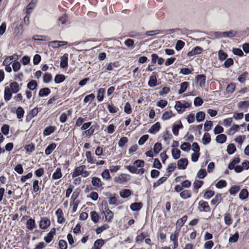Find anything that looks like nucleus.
Listing matches in <instances>:
<instances>
[{"instance_id": "a18cd8bd", "label": "nucleus", "mask_w": 249, "mask_h": 249, "mask_svg": "<svg viewBox=\"0 0 249 249\" xmlns=\"http://www.w3.org/2000/svg\"><path fill=\"white\" fill-rule=\"evenodd\" d=\"M185 45V42L182 40H178L177 41L175 45V49L177 51L181 50Z\"/></svg>"}, {"instance_id": "4d7b16f0", "label": "nucleus", "mask_w": 249, "mask_h": 249, "mask_svg": "<svg viewBox=\"0 0 249 249\" xmlns=\"http://www.w3.org/2000/svg\"><path fill=\"white\" fill-rule=\"evenodd\" d=\"M188 86V83L187 82H184L180 85V88L178 90V94H181L183 93L187 89Z\"/></svg>"}, {"instance_id": "f257e3e1", "label": "nucleus", "mask_w": 249, "mask_h": 249, "mask_svg": "<svg viewBox=\"0 0 249 249\" xmlns=\"http://www.w3.org/2000/svg\"><path fill=\"white\" fill-rule=\"evenodd\" d=\"M90 171L87 170L86 166L82 165L74 169L73 172L71 173V176L72 178L79 176L83 178H86L90 175Z\"/></svg>"}, {"instance_id": "8fccbe9b", "label": "nucleus", "mask_w": 249, "mask_h": 249, "mask_svg": "<svg viewBox=\"0 0 249 249\" xmlns=\"http://www.w3.org/2000/svg\"><path fill=\"white\" fill-rule=\"evenodd\" d=\"M240 187L239 186L233 185L231 187L229 190V193L231 195H235L240 190Z\"/></svg>"}, {"instance_id": "ddd939ff", "label": "nucleus", "mask_w": 249, "mask_h": 249, "mask_svg": "<svg viewBox=\"0 0 249 249\" xmlns=\"http://www.w3.org/2000/svg\"><path fill=\"white\" fill-rule=\"evenodd\" d=\"M91 183L93 186L97 188H100L102 186L101 180L99 178L93 177L91 178Z\"/></svg>"}, {"instance_id": "5701e85b", "label": "nucleus", "mask_w": 249, "mask_h": 249, "mask_svg": "<svg viewBox=\"0 0 249 249\" xmlns=\"http://www.w3.org/2000/svg\"><path fill=\"white\" fill-rule=\"evenodd\" d=\"M56 147V144L55 143H52L49 144L46 148L45 153L46 155L51 154L52 152L55 149Z\"/></svg>"}, {"instance_id": "79ce46f5", "label": "nucleus", "mask_w": 249, "mask_h": 249, "mask_svg": "<svg viewBox=\"0 0 249 249\" xmlns=\"http://www.w3.org/2000/svg\"><path fill=\"white\" fill-rule=\"evenodd\" d=\"M214 195V192L212 190H207L203 195V197L206 199H209Z\"/></svg>"}, {"instance_id": "69168bd1", "label": "nucleus", "mask_w": 249, "mask_h": 249, "mask_svg": "<svg viewBox=\"0 0 249 249\" xmlns=\"http://www.w3.org/2000/svg\"><path fill=\"white\" fill-rule=\"evenodd\" d=\"M124 44L127 47H133L134 45V40L132 39L128 38L125 40Z\"/></svg>"}, {"instance_id": "f704fd0d", "label": "nucleus", "mask_w": 249, "mask_h": 249, "mask_svg": "<svg viewBox=\"0 0 249 249\" xmlns=\"http://www.w3.org/2000/svg\"><path fill=\"white\" fill-rule=\"evenodd\" d=\"M62 176L61 169L57 168L55 172L52 175V178L54 180L60 178Z\"/></svg>"}, {"instance_id": "13d9d810", "label": "nucleus", "mask_w": 249, "mask_h": 249, "mask_svg": "<svg viewBox=\"0 0 249 249\" xmlns=\"http://www.w3.org/2000/svg\"><path fill=\"white\" fill-rule=\"evenodd\" d=\"M232 53L234 55L239 56L240 57L244 55V53H243V51L240 48H232Z\"/></svg>"}, {"instance_id": "49530a36", "label": "nucleus", "mask_w": 249, "mask_h": 249, "mask_svg": "<svg viewBox=\"0 0 249 249\" xmlns=\"http://www.w3.org/2000/svg\"><path fill=\"white\" fill-rule=\"evenodd\" d=\"M90 216L92 221L96 223L99 221V215L95 211H92L90 213Z\"/></svg>"}, {"instance_id": "4c0bfd02", "label": "nucleus", "mask_w": 249, "mask_h": 249, "mask_svg": "<svg viewBox=\"0 0 249 249\" xmlns=\"http://www.w3.org/2000/svg\"><path fill=\"white\" fill-rule=\"evenodd\" d=\"M65 79V75L63 74H57L54 77V81L56 84H60Z\"/></svg>"}, {"instance_id": "2eb2a0df", "label": "nucleus", "mask_w": 249, "mask_h": 249, "mask_svg": "<svg viewBox=\"0 0 249 249\" xmlns=\"http://www.w3.org/2000/svg\"><path fill=\"white\" fill-rule=\"evenodd\" d=\"M104 213H105L106 220L108 222L111 221L114 216L113 212L107 208H106V211Z\"/></svg>"}, {"instance_id": "a878e982", "label": "nucleus", "mask_w": 249, "mask_h": 249, "mask_svg": "<svg viewBox=\"0 0 249 249\" xmlns=\"http://www.w3.org/2000/svg\"><path fill=\"white\" fill-rule=\"evenodd\" d=\"M187 219V215H184L181 218L178 219L177 222L176 229H177V228H178V229L180 230V229L183 226L184 224L186 221Z\"/></svg>"}, {"instance_id": "7ed1b4c3", "label": "nucleus", "mask_w": 249, "mask_h": 249, "mask_svg": "<svg viewBox=\"0 0 249 249\" xmlns=\"http://www.w3.org/2000/svg\"><path fill=\"white\" fill-rule=\"evenodd\" d=\"M198 210L200 212L209 213L211 208L207 202L201 200L198 203Z\"/></svg>"}, {"instance_id": "b1692460", "label": "nucleus", "mask_w": 249, "mask_h": 249, "mask_svg": "<svg viewBox=\"0 0 249 249\" xmlns=\"http://www.w3.org/2000/svg\"><path fill=\"white\" fill-rule=\"evenodd\" d=\"M55 130V127L53 126H48L45 128L43 134L44 136H49L54 132Z\"/></svg>"}, {"instance_id": "0eeeda50", "label": "nucleus", "mask_w": 249, "mask_h": 249, "mask_svg": "<svg viewBox=\"0 0 249 249\" xmlns=\"http://www.w3.org/2000/svg\"><path fill=\"white\" fill-rule=\"evenodd\" d=\"M128 179L129 176L124 174H122L119 177L114 178V181L119 183L127 181Z\"/></svg>"}, {"instance_id": "c9c22d12", "label": "nucleus", "mask_w": 249, "mask_h": 249, "mask_svg": "<svg viewBox=\"0 0 249 249\" xmlns=\"http://www.w3.org/2000/svg\"><path fill=\"white\" fill-rule=\"evenodd\" d=\"M249 196V192L246 189H242L239 194V197L241 200L246 199Z\"/></svg>"}, {"instance_id": "20e7f679", "label": "nucleus", "mask_w": 249, "mask_h": 249, "mask_svg": "<svg viewBox=\"0 0 249 249\" xmlns=\"http://www.w3.org/2000/svg\"><path fill=\"white\" fill-rule=\"evenodd\" d=\"M20 56L17 53L11 55L6 56L2 62H19L18 59Z\"/></svg>"}, {"instance_id": "f8f14e48", "label": "nucleus", "mask_w": 249, "mask_h": 249, "mask_svg": "<svg viewBox=\"0 0 249 249\" xmlns=\"http://www.w3.org/2000/svg\"><path fill=\"white\" fill-rule=\"evenodd\" d=\"M160 125L159 122H157L151 127L149 130V132L152 134H155L160 129Z\"/></svg>"}, {"instance_id": "2f4dec72", "label": "nucleus", "mask_w": 249, "mask_h": 249, "mask_svg": "<svg viewBox=\"0 0 249 249\" xmlns=\"http://www.w3.org/2000/svg\"><path fill=\"white\" fill-rule=\"evenodd\" d=\"M228 56V54L222 50H220L218 52V59L221 61L226 60Z\"/></svg>"}, {"instance_id": "3c124183", "label": "nucleus", "mask_w": 249, "mask_h": 249, "mask_svg": "<svg viewBox=\"0 0 249 249\" xmlns=\"http://www.w3.org/2000/svg\"><path fill=\"white\" fill-rule=\"evenodd\" d=\"M167 180V177H163L159 178L156 182L154 183L153 184V187L156 188L161 184H162L163 182H164Z\"/></svg>"}, {"instance_id": "a19ab883", "label": "nucleus", "mask_w": 249, "mask_h": 249, "mask_svg": "<svg viewBox=\"0 0 249 249\" xmlns=\"http://www.w3.org/2000/svg\"><path fill=\"white\" fill-rule=\"evenodd\" d=\"M238 107L243 109H246L249 107V101H244L239 102L238 104Z\"/></svg>"}, {"instance_id": "f3484780", "label": "nucleus", "mask_w": 249, "mask_h": 249, "mask_svg": "<svg viewBox=\"0 0 249 249\" xmlns=\"http://www.w3.org/2000/svg\"><path fill=\"white\" fill-rule=\"evenodd\" d=\"M221 195L220 194H217L211 200V203L213 205H217L222 201Z\"/></svg>"}, {"instance_id": "72a5a7b5", "label": "nucleus", "mask_w": 249, "mask_h": 249, "mask_svg": "<svg viewBox=\"0 0 249 249\" xmlns=\"http://www.w3.org/2000/svg\"><path fill=\"white\" fill-rule=\"evenodd\" d=\"M182 127H183V126L181 124V122H180L179 124H174L173 125V128H172L173 133L175 136H178V134L179 129Z\"/></svg>"}, {"instance_id": "338daca9", "label": "nucleus", "mask_w": 249, "mask_h": 249, "mask_svg": "<svg viewBox=\"0 0 249 249\" xmlns=\"http://www.w3.org/2000/svg\"><path fill=\"white\" fill-rule=\"evenodd\" d=\"M207 175V172L204 169H200L197 173V177L200 179L204 178Z\"/></svg>"}, {"instance_id": "7c9ffc66", "label": "nucleus", "mask_w": 249, "mask_h": 249, "mask_svg": "<svg viewBox=\"0 0 249 249\" xmlns=\"http://www.w3.org/2000/svg\"><path fill=\"white\" fill-rule=\"evenodd\" d=\"M142 203H132L130 206V208L133 211H137L140 210L142 207Z\"/></svg>"}, {"instance_id": "6ab92c4d", "label": "nucleus", "mask_w": 249, "mask_h": 249, "mask_svg": "<svg viewBox=\"0 0 249 249\" xmlns=\"http://www.w3.org/2000/svg\"><path fill=\"white\" fill-rule=\"evenodd\" d=\"M132 193V192L129 189H123L119 193L120 196L122 198H125L129 196Z\"/></svg>"}, {"instance_id": "de8ad7c7", "label": "nucleus", "mask_w": 249, "mask_h": 249, "mask_svg": "<svg viewBox=\"0 0 249 249\" xmlns=\"http://www.w3.org/2000/svg\"><path fill=\"white\" fill-rule=\"evenodd\" d=\"M224 222L225 223L228 225H230L232 223V220L231 215L229 213H225L224 215Z\"/></svg>"}, {"instance_id": "dca6fc26", "label": "nucleus", "mask_w": 249, "mask_h": 249, "mask_svg": "<svg viewBox=\"0 0 249 249\" xmlns=\"http://www.w3.org/2000/svg\"><path fill=\"white\" fill-rule=\"evenodd\" d=\"M51 43L52 44V47L57 48L67 45L68 42L64 41L55 40L51 42Z\"/></svg>"}, {"instance_id": "864d4df0", "label": "nucleus", "mask_w": 249, "mask_h": 249, "mask_svg": "<svg viewBox=\"0 0 249 249\" xmlns=\"http://www.w3.org/2000/svg\"><path fill=\"white\" fill-rule=\"evenodd\" d=\"M236 149L234 144L231 143L228 145L227 147V153L230 154H232L236 151Z\"/></svg>"}, {"instance_id": "aec40b11", "label": "nucleus", "mask_w": 249, "mask_h": 249, "mask_svg": "<svg viewBox=\"0 0 249 249\" xmlns=\"http://www.w3.org/2000/svg\"><path fill=\"white\" fill-rule=\"evenodd\" d=\"M51 93V90L48 88H44L40 89L38 93L39 97H44L48 96Z\"/></svg>"}, {"instance_id": "9b49d317", "label": "nucleus", "mask_w": 249, "mask_h": 249, "mask_svg": "<svg viewBox=\"0 0 249 249\" xmlns=\"http://www.w3.org/2000/svg\"><path fill=\"white\" fill-rule=\"evenodd\" d=\"M23 25L22 23H17L14 28V33L16 36H19L22 33Z\"/></svg>"}, {"instance_id": "6e6552de", "label": "nucleus", "mask_w": 249, "mask_h": 249, "mask_svg": "<svg viewBox=\"0 0 249 249\" xmlns=\"http://www.w3.org/2000/svg\"><path fill=\"white\" fill-rule=\"evenodd\" d=\"M12 92L8 86L6 87L4 91V99L6 102L9 101L12 96Z\"/></svg>"}, {"instance_id": "680f3d73", "label": "nucleus", "mask_w": 249, "mask_h": 249, "mask_svg": "<svg viewBox=\"0 0 249 249\" xmlns=\"http://www.w3.org/2000/svg\"><path fill=\"white\" fill-rule=\"evenodd\" d=\"M176 164L175 163H170L167 169V172L169 173L168 176H170V174L173 172L174 170L176 168Z\"/></svg>"}, {"instance_id": "393cba45", "label": "nucleus", "mask_w": 249, "mask_h": 249, "mask_svg": "<svg viewBox=\"0 0 249 249\" xmlns=\"http://www.w3.org/2000/svg\"><path fill=\"white\" fill-rule=\"evenodd\" d=\"M105 93V89L104 88H100L98 90L97 98L99 102H101L103 100L104 98V94Z\"/></svg>"}, {"instance_id": "39448f33", "label": "nucleus", "mask_w": 249, "mask_h": 249, "mask_svg": "<svg viewBox=\"0 0 249 249\" xmlns=\"http://www.w3.org/2000/svg\"><path fill=\"white\" fill-rule=\"evenodd\" d=\"M51 222L49 218L43 217L39 222V226L40 229H46L50 225Z\"/></svg>"}, {"instance_id": "774afa93", "label": "nucleus", "mask_w": 249, "mask_h": 249, "mask_svg": "<svg viewBox=\"0 0 249 249\" xmlns=\"http://www.w3.org/2000/svg\"><path fill=\"white\" fill-rule=\"evenodd\" d=\"M227 185V182L224 180H220L218 181L215 185L217 188H222L226 187Z\"/></svg>"}, {"instance_id": "5fc2aeb1", "label": "nucleus", "mask_w": 249, "mask_h": 249, "mask_svg": "<svg viewBox=\"0 0 249 249\" xmlns=\"http://www.w3.org/2000/svg\"><path fill=\"white\" fill-rule=\"evenodd\" d=\"M180 151L177 148H174L172 150V156L176 160L179 158L180 156Z\"/></svg>"}, {"instance_id": "423d86ee", "label": "nucleus", "mask_w": 249, "mask_h": 249, "mask_svg": "<svg viewBox=\"0 0 249 249\" xmlns=\"http://www.w3.org/2000/svg\"><path fill=\"white\" fill-rule=\"evenodd\" d=\"M188 163V161L187 159H181L178 161V168L180 170H184L186 169Z\"/></svg>"}, {"instance_id": "1a4fd4ad", "label": "nucleus", "mask_w": 249, "mask_h": 249, "mask_svg": "<svg viewBox=\"0 0 249 249\" xmlns=\"http://www.w3.org/2000/svg\"><path fill=\"white\" fill-rule=\"evenodd\" d=\"M196 80L197 83L199 85L200 87H203L205 86L206 81V76L205 75H198L196 77Z\"/></svg>"}, {"instance_id": "e2e57ef3", "label": "nucleus", "mask_w": 249, "mask_h": 249, "mask_svg": "<svg viewBox=\"0 0 249 249\" xmlns=\"http://www.w3.org/2000/svg\"><path fill=\"white\" fill-rule=\"evenodd\" d=\"M107 108L109 112L111 113H115L119 110L118 107L114 106L112 104H108Z\"/></svg>"}, {"instance_id": "09e8293b", "label": "nucleus", "mask_w": 249, "mask_h": 249, "mask_svg": "<svg viewBox=\"0 0 249 249\" xmlns=\"http://www.w3.org/2000/svg\"><path fill=\"white\" fill-rule=\"evenodd\" d=\"M179 229L177 230L176 229V230L174 231L173 233H172L170 235V240L172 241H178V235H179Z\"/></svg>"}, {"instance_id": "4468645a", "label": "nucleus", "mask_w": 249, "mask_h": 249, "mask_svg": "<svg viewBox=\"0 0 249 249\" xmlns=\"http://www.w3.org/2000/svg\"><path fill=\"white\" fill-rule=\"evenodd\" d=\"M38 112V109L37 107H35L33 108L26 116V120H31L35 116H36Z\"/></svg>"}, {"instance_id": "bf43d9fd", "label": "nucleus", "mask_w": 249, "mask_h": 249, "mask_svg": "<svg viewBox=\"0 0 249 249\" xmlns=\"http://www.w3.org/2000/svg\"><path fill=\"white\" fill-rule=\"evenodd\" d=\"M211 142V137L208 133H205L203 137V142L204 144H207Z\"/></svg>"}, {"instance_id": "e433bc0d", "label": "nucleus", "mask_w": 249, "mask_h": 249, "mask_svg": "<svg viewBox=\"0 0 249 249\" xmlns=\"http://www.w3.org/2000/svg\"><path fill=\"white\" fill-rule=\"evenodd\" d=\"M86 157L89 163L92 164L95 162L96 160L92 156L90 151H87L86 152Z\"/></svg>"}, {"instance_id": "9d476101", "label": "nucleus", "mask_w": 249, "mask_h": 249, "mask_svg": "<svg viewBox=\"0 0 249 249\" xmlns=\"http://www.w3.org/2000/svg\"><path fill=\"white\" fill-rule=\"evenodd\" d=\"M9 88L13 93H17L20 90L19 86L16 82H11L9 85Z\"/></svg>"}, {"instance_id": "c756f323", "label": "nucleus", "mask_w": 249, "mask_h": 249, "mask_svg": "<svg viewBox=\"0 0 249 249\" xmlns=\"http://www.w3.org/2000/svg\"><path fill=\"white\" fill-rule=\"evenodd\" d=\"M165 33V31H162V30H151L147 31L146 32V35L147 36H152L153 35H158L159 34H164Z\"/></svg>"}, {"instance_id": "ea45409f", "label": "nucleus", "mask_w": 249, "mask_h": 249, "mask_svg": "<svg viewBox=\"0 0 249 249\" xmlns=\"http://www.w3.org/2000/svg\"><path fill=\"white\" fill-rule=\"evenodd\" d=\"M227 137L224 134H219L216 137V141L219 143H223L226 142Z\"/></svg>"}, {"instance_id": "473e14b6", "label": "nucleus", "mask_w": 249, "mask_h": 249, "mask_svg": "<svg viewBox=\"0 0 249 249\" xmlns=\"http://www.w3.org/2000/svg\"><path fill=\"white\" fill-rule=\"evenodd\" d=\"M104 244V241L103 239H98L94 243V246L92 249H101Z\"/></svg>"}, {"instance_id": "37998d69", "label": "nucleus", "mask_w": 249, "mask_h": 249, "mask_svg": "<svg viewBox=\"0 0 249 249\" xmlns=\"http://www.w3.org/2000/svg\"><path fill=\"white\" fill-rule=\"evenodd\" d=\"M205 114L203 111H199L196 114V119L198 122H201L205 119Z\"/></svg>"}, {"instance_id": "6e6d98bb", "label": "nucleus", "mask_w": 249, "mask_h": 249, "mask_svg": "<svg viewBox=\"0 0 249 249\" xmlns=\"http://www.w3.org/2000/svg\"><path fill=\"white\" fill-rule=\"evenodd\" d=\"M174 116L171 111H165L162 116V119L164 120H166L170 119Z\"/></svg>"}, {"instance_id": "052dcab7", "label": "nucleus", "mask_w": 249, "mask_h": 249, "mask_svg": "<svg viewBox=\"0 0 249 249\" xmlns=\"http://www.w3.org/2000/svg\"><path fill=\"white\" fill-rule=\"evenodd\" d=\"M191 145L189 142H184L180 145V149L184 151L188 152L190 150Z\"/></svg>"}, {"instance_id": "c85d7f7f", "label": "nucleus", "mask_w": 249, "mask_h": 249, "mask_svg": "<svg viewBox=\"0 0 249 249\" xmlns=\"http://www.w3.org/2000/svg\"><path fill=\"white\" fill-rule=\"evenodd\" d=\"M26 227L30 230H33L36 227L35 221L32 218H30L27 221Z\"/></svg>"}, {"instance_id": "4be33fe9", "label": "nucleus", "mask_w": 249, "mask_h": 249, "mask_svg": "<svg viewBox=\"0 0 249 249\" xmlns=\"http://www.w3.org/2000/svg\"><path fill=\"white\" fill-rule=\"evenodd\" d=\"M165 60L162 57H159L156 53L151 54V62H164Z\"/></svg>"}, {"instance_id": "cd10ccee", "label": "nucleus", "mask_w": 249, "mask_h": 249, "mask_svg": "<svg viewBox=\"0 0 249 249\" xmlns=\"http://www.w3.org/2000/svg\"><path fill=\"white\" fill-rule=\"evenodd\" d=\"M192 193L189 190H185L182 191L180 193V196L184 199L189 198L191 197Z\"/></svg>"}, {"instance_id": "603ef678", "label": "nucleus", "mask_w": 249, "mask_h": 249, "mask_svg": "<svg viewBox=\"0 0 249 249\" xmlns=\"http://www.w3.org/2000/svg\"><path fill=\"white\" fill-rule=\"evenodd\" d=\"M37 84L35 80H32L27 84V88L30 90H33L36 88Z\"/></svg>"}, {"instance_id": "412c9836", "label": "nucleus", "mask_w": 249, "mask_h": 249, "mask_svg": "<svg viewBox=\"0 0 249 249\" xmlns=\"http://www.w3.org/2000/svg\"><path fill=\"white\" fill-rule=\"evenodd\" d=\"M150 87H154L157 85V79L156 75H152L150 77L148 82Z\"/></svg>"}, {"instance_id": "0e129e2a", "label": "nucleus", "mask_w": 249, "mask_h": 249, "mask_svg": "<svg viewBox=\"0 0 249 249\" xmlns=\"http://www.w3.org/2000/svg\"><path fill=\"white\" fill-rule=\"evenodd\" d=\"M48 37L45 36H38L36 35L34 36L33 37V39L35 40H39V41H46L48 40Z\"/></svg>"}, {"instance_id": "c03bdc74", "label": "nucleus", "mask_w": 249, "mask_h": 249, "mask_svg": "<svg viewBox=\"0 0 249 249\" xmlns=\"http://www.w3.org/2000/svg\"><path fill=\"white\" fill-rule=\"evenodd\" d=\"M24 111L22 107H19L16 110V114L18 119H21L23 117Z\"/></svg>"}, {"instance_id": "f03ea898", "label": "nucleus", "mask_w": 249, "mask_h": 249, "mask_svg": "<svg viewBox=\"0 0 249 249\" xmlns=\"http://www.w3.org/2000/svg\"><path fill=\"white\" fill-rule=\"evenodd\" d=\"M37 0H31L30 3L27 5L26 7V15L24 18V21L26 22V18H27L28 23L29 22V18L31 13L32 12L33 9L35 8Z\"/></svg>"}, {"instance_id": "a211bd4d", "label": "nucleus", "mask_w": 249, "mask_h": 249, "mask_svg": "<svg viewBox=\"0 0 249 249\" xmlns=\"http://www.w3.org/2000/svg\"><path fill=\"white\" fill-rule=\"evenodd\" d=\"M175 108L177 111L180 113L185 111V107L183 106V103L180 101H177L175 106Z\"/></svg>"}, {"instance_id": "bb28decb", "label": "nucleus", "mask_w": 249, "mask_h": 249, "mask_svg": "<svg viewBox=\"0 0 249 249\" xmlns=\"http://www.w3.org/2000/svg\"><path fill=\"white\" fill-rule=\"evenodd\" d=\"M108 203L110 205H118L120 203L118 201L117 197H116L115 194L112 195H110L108 197Z\"/></svg>"}, {"instance_id": "58836bf2", "label": "nucleus", "mask_w": 249, "mask_h": 249, "mask_svg": "<svg viewBox=\"0 0 249 249\" xmlns=\"http://www.w3.org/2000/svg\"><path fill=\"white\" fill-rule=\"evenodd\" d=\"M208 35L211 36L212 38H222L221 36V32L216 31V32H210L208 33Z\"/></svg>"}]
</instances>
